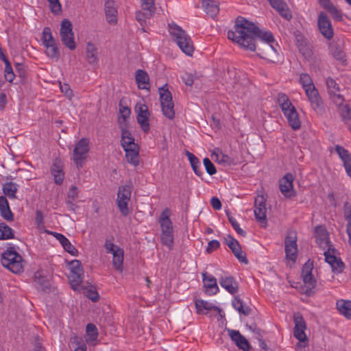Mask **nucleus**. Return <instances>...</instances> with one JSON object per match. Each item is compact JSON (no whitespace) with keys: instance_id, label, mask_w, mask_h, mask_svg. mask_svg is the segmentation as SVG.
<instances>
[{"instance_id":"nucleus-1","label":"nucleus","mask_w":351,"mask_h":351,"mask_svg":"<svg viewBox=\"0 0 351 351\" xmlns=\"http://www.w3.org/2000/svg\"><path fill=\"white\" fill-rule=\"evenodd\" d=\"M228 38L239 45L250 43H261V41L265 43L275 41L271 32H262L255 24L241 16L236 19L234 31L228 32Z\"/></svg>"},{"instance_id":"nucleus-2","label":"nucleus","mask_w":351,"mask_h":351,"mask_svg":"<svg viewBox=\"0 0 351 351\" xmlns=\"http://www.w3.org/2000/svg\"><path fill=\"white\" fill-rule=\"evenodd\" d=\"M169 31L180 49L186 55L191 56L194 47L186 32L175 23L169 24Z\"/></svg>"},{"instance_id":"nucleus-3","label":"nucleus","mask_w":351,"mask_h":351,"mask_svg":"<svg viewBox=\"0 0 351 351\" xmlns=\"http://www.w3.org/2000/svg\"><path fill=\"white\" fill-rule=\"evenodd\" d=\"M21 256L13 247H9L1 256V263L14 274H19L23 271Z\"/></svg>"},{"instance_id":"nucleus-4","label":"nucleus","mask_w":351,"mask_h":351,"mask_svg":"<svg viewBox=\"0 0 351 351\" xmlns=\"http://www.w3.org/2000/svg\"><path fill=\"white\" fill-rule=\"evenodd\" d=\"M273 43L261 41V43H250L241 46L250 51H257V54L262 58L273 60L277 55V50Z\"/></svg>"},{"instance_id":"nucleus-5","label":"nucleus","mask_w":351,"mask_h":351,"mask_svg":"<svg viewBox=\"0 0 351 351\" xmlns=\"http://www.w3.org/2000/svg\"><path fill=\"white\" fill-rule=\"evenodd\" d=\"M88 151L89 140L86 138H81L75 145L73 154V160L77 169L83 167Z\"/></svg>"},{"instance_id":"nucleus-6","label":"nucleus","mask_w":351,"mask_h":351,"mask_svg":"<svg viewBox=\"0 0 351 351\" xmlns=\"http://www.w3.org/2000/svg\"><path fill=\"white\" fill-rule=\"evenodd\" d=\"M132 195V186L129 184L122 185L119 187L117 193V206L123 216L130 213L128 204Z\"/></svg>"},{"instance_id":"nucleus-7","label":"nucleus","mask_w":351,"mask_h":351,"mask_svg":"<svg viewBox=\"0 0 351 351\" xmlns=\"http://www.w3.org/2000/svg\"><path fill=\"white\" fill-rule=\"evenodd\" d=\"M285 250L286 258L293 262L298 256L297 234L295 231L290 230L285 239Z\"/></svg>"},{"instance_id":"nucleus-8","label":"nucleus","mask_w":351,"mask_h":351,"mask_svg":"<svg viewBox=\"0 0 351 351\" xmlns=\"http://www.w3.org/2000/svg\"><path fill=\"white\" fill-rule=\"evenodd\" d=\"M316 242L325 251L335 252V249L329 240V234L323 226H318L315 229Z\"/></svg>"},{"instance_id":"nucleus-9","label":"nucleus","mask_w":351,"mask_h":351,"mask_svg":"<svg viewBox=\"0 0 351 351\" xmlns=\"http://www.w3.org/2000/svg\"><path fill=\"white\" fill-rule=\"evenodd\" d=\"M306 95L311 103L312 108L319 114H322L324 108L319 92L315 86L308 87L305 90Z\"/></svg>"},{"instance_id":"nucleus-10","label":"nucleus","mask_w":351,"mask_h":351,"mask_svg":"<svg viewBox=\"0 0 351 351\" xmlns=\"http://www.w3.org/2000/svg\"><path fill=\"white\" fill-rule=\"evenodd\" d=\"M135 111L137 112V121L141 125V129L145 132H147L149 130L148 122L149 112L148 107L145 104L138 102L135 106Z\"/></svg>"},{"instance_id":"nucleus-11","label":"nucleus","mask_w":351,"mask_h":351,"mask_svg":"<svg viewBox=\"0 0 351 351\" xmlns=\"http://www.w3.org/2000/svg\"><path fill=\"white\" fill-rule=\"evenodd\" d=\"M226 244L231 250L235 257L241 263L247 264L248 261L246 254L241 250V247L237 240L234 239L232 236L228 235L224 238Z\"/></svg>"},{"instance_id":"nucleus-12","label":"nucleus","mask_w":351,"mask_h":351,"mask_svg":"<svg viewBox=\"0 0 351 351\" xmlns=\"http://www.w3.org/2000/svg\"><path fill=\"white\" fill-rule=\"evenodd\" d=\"M293 322L295 324L293 331L294 337L301 342L306 341L307 337L304 332L306 325L303 317L300 313L294 314Z\"/></svg>"},{"instance_id":"nucleus-13","label":"nucleus","mask_w":351,"mask_h":351,"mask_svg":"<svg viewBox=\"0 0 351 351\" xmlns=\"http://www.w3.org/2000/svg\"><path fill=\"white\" fill-rule=\"evenodd\" d=\"M254 215L257 221L265 228L267 225L265 199L263 196H258L255 199Z\"/></svg>"},{"instance_id":"nucleus-14","label":"nucleus","mask_w":351,"mask_h":351,"mask_svg":"<svg viewBox=\"0 0 351 351\" xmlns=\"http://www.w3.org/2000/svg\"><path fill=\"white\" fill-rule=\"evenodd\" d=\"M318 27L321 34L327 39L333 36V29L328 16L323 12H321L318 16Z\"/></svg>"},{"instance_id":"nucleus-15","label":"nucleus","mask_w":351,"mask_h":351,"mask_svg":"<svg viewBox=\"0 0 351 351\" xmlns=\"http://www.w3.org/2000/svg\"><path fill=\"white\" fill-rule=\"evenodd\" d=\"M293 176L288 173L280 180V190L285 197H291L295 195L293 185Z\"/></svg>"},{"instance_id":"nucleus-16","label":"nucleus","mask_w":351,"mask_h":351,"mask_svg":"<svg viewBox=\"0 0 351 351\" xmlns=\"http://www.w3.org/2000/svg\"><path fill=\"white\" fill-rule=\"evenodd\" d=\"M324 255L326 261L330 265L333 272L340 274L343 271L345 265L340 258L335 256V252L324 251Z\"/></svg>"},{"instance_id":"nucleus-17","label":"nucleus","mask_w":351,"mask_h":351,"mask_svg":"<svg viewBox=\"0 0 351 351\" xmlns=\"http://www.w3.org/2000/svg\"><path fill=\"white\" fill-rule=\"evenodd\" d=\"M228 333L232 341L234 342L236 346L243 351H249L250 345L248 341L243 336L239 330L228 329Z\"/></svg>"},{"instance_id":"nucleus-18","label":"nucleus","mask_w":351,"mask_h":351,"mask_svg":"<svg viewBox=\"0 0 351 351\" xmlns=\"http://www.w3.org/2000/svg\"><path fill=\"white\" fill-rule=\"evenodd\" d=\"M335 150L341 159L346 171L348 176L351 178V154L350 153L341 145H336Z\"/></svg>"},{"instance_id":"nucleus-19","label":"nucleus","mask_w":351,"mask_h":351,"mask_svg":"<svg viewBox=\"0 0 351 351\" xmlns=\"http://www.w3.org/2000/svg\"><path fill=\"white\" fill-rule=\"evenodd\" d=\"M271 7L274 8L278 14L287 20H290L292 18V14L287 5L283 0H267Z\"/></svg>"},{"instance_id":"nucleus-20","label":"nucleus","mask_w":351,"mask_h":351,"mask_svg":"<svg viewBox=\"0 0 351 351\" xmlns=\"http://www.w3.org/2000/svg\"><path fill=\"white\" fill-rule=\"evenodd\" d=\"M105 14L108 23L115 25L117 23V10L113 0H107L105 3Z\"/></svg>"},{"instance_id":"nucleus-21","label":"nucleus","mask_w":351,"mask_h":351,"mask_svg":"<svg viewBox=\"0 0 351 351\" xmlns=\"http://www.w3.org/2000/svg\"><path fill=\"white\" fill-rule=\"evenodd\" d=\"M220 285L231 294H235L239 290V285L232 276H221L219 280Z\"/></svg>"},{"instance_id":"nucleus-22","label":"nucleus","mask_w":351,"mask_h":351,"mask_svg":"<svg viewBox=\"0 0 351 351\" xmlns=\"http://www.w3.org/2000/svg\"><path fill=\"white\" fill-rule=\"evenodd\" d=\"M204 287L210 295H215L219 291V287L217 283V279L212 275H208L206 273L202 274Z\"/></svg>"},{"instance_id":"nucleus-23","label":"nucleus","mask_w":351,"mask_h":351,"mask_svg":"<svg viewBox=\"0 0 351 351\" xmlns=\"http://www.w3.org/2000/svg\"><path fill=\"white\" fill-rule=\"evenodd\" d=\"M329 49L332 56L337 60L344 62L346 60V53L343 51V43L341 42H332L330 44Z\"/></svg>"},{"instance_id":"nucleus-24","label":"nucleus","mask_w":351,"mask_h":351,"mask_svg":"<svg viewBox=\"0 0 351 351\" xmlns=\"http://www.w3.org/2000/svg\"><path fill=\"white\" fill-rule=\"evenodd\" d=\"M0 215L7 221H14V214L10 210L5 197L0 196Z\"/></svg>"},{"instance_id":"nucleus-25","label":"nucleus","mask_w":351,"mask_h":351,"mask_svg":"<svg viewBox=\"0 0 351 351\" xmlns=\"http://www.w3.org/2000/svg\"><path fill=\"white\" fill-rule=\"evenodd\" d=\"M125 152V158L127 162L134 167L139 165V147L135 146V147H128L123 148Z\"/></svg>"},{"instance_id":"nucleus-26","label":"nucleus","mask_w":351,"mask_h":351,"mask_svg":"<svg viewBox=\"0 0 351 351\" xmlns=\"http://www.w3.org/2000/svg\"><path fill=\"white\" fill-rule=\"evenodd\" d=\"M285 117L287 118L289 125L293 130L300 128L301 121L295 108H293L290 112L285 114Z\"/></svg>"},{"instance_id":"nucleus-27","label":"nucleus","mask_w":351,"mask_h":351,"mask_svg":"<svg viewBox=\"0 0 351 351\" xmlns=\"http://www.w3.org/2000/svg\"><path fill=\"white\" fill-rule=\"evenodd\" d=\"M277 101L284 115L290 112L293 108H295L288 96L285 93H280L278 94Z\"/></svg>"},{"instance_id":"nucleus-28","label":"nucleus","mask_w":351,"mask_h":351,"mask_svg":"<svg viewBox=\"0 0 351 351\" xmlns=\"http://www.w3.org/2000/svg\"><path fill=\"white\" fill-rule=\"evenodd\" d=\"M135 80L138 87L140 89L149 88L147 86L149 84V77L145 71L138 69L136 71Z\"/></svg>"},{"instance_id":"nucleus-29","label":"nucleus","mask_w":351,"mask_h":351,"mask_svg":"<svg viewBox=\"0 0 351 351\" xmlns=\"http://www.w3.org/2000/svg\"><path fill=\"white\" fill-rule=\"evenodd\" d=\"M202 6L204 8L206 14L212 18L216 16L219 13V5L214 0H202Z\"/></svg>"},{"instance_id":"nucleus-30","label":"nucleus","mask_w":351,"mask_h":351,"mask_svg":"<svg viewBox=\"0 0 351 351\" xmlns=\"http://www.w3.org/2000/svg\"><path fill=\"white\" fill-rule=\"evenodd\" d=\"M34 282L40 286L42 291L45 292L50 291L51 283L46 276L42 275L41 272L36 271L34 274Z\"/></svg>"},{"instance_id":"nucleus-31","label":"nucleus","mask_w":351,"mask_h":351,"mask_svg":"<svg viewBox=\"0 0 351 351\" xmlns=\"http://www.w3.org/2000/svg\"><path fill=\"white\" fill-rule=\"evenodd\" d=\"M339 312L348 319H351V301L339 300L336 303Z\"/></svg>"},{"instance_id":"nucleus-32","label":"nucleus","mask_w":351,"mask_h":351,"mask_svg":"<svg viewBox=\"0 0 351 351\" xmlns=\"http://www.w3.org/2000/svg\"><path fill=\"white\" fill-rule=\"evenodd\" d=\"M169 210H164L159 219V222L161 226L162 232H173L172 222L169 219Z\"/></svg>"},{"instance_id":"nucleus-33","label":"nucleus","mask_w":351,"mask_h":351,"mask_svg":"<svg viewBox=\"0 0 351 351\" xmlns=\"http://www.w3.org/2000/svg\"><path fill=\"white\" fill-rule=\"evenodd\" d=\"M86 60L90 64H96L98 62L97 49L94 44L88 43L86 45Z\"/></svg>"},{"instance_id":"nucleus-34","label":"nucleus","mask_w":351,"mask_h":351,"mask_svg":"<svg viewBox=\"0 0 351 351\" xmlns=\"http://www.w3.org/2000/svg\"><path fill=\"white\" fill-rule=\"evenodd\" d=\"M113 259L112 264L114 268L119 271H122L123 270V256L124 252L122 248H117L116 251L112 253Z\"/></svg>"},{"instance_id":"nucleus-35","label":"nucleus","mask_w":351,"mask_h":351,"mask_svg":"<svg viewBox=\"0 0 351 351\" xmlns=\"http://www.w3.org/2000/svg\"><path fill=\"white\" fill-rule=\"evenodd\" d=\"M121 144L123 148L135 147L138 145L134 143V138L128 130H122Z\"/></svg>"},{"instance_id":"nucleus-36","label":"nucleus","mask_w":351,"mask_h":351,"mask_svg":"<svg viewBox=\"0 0 351 351\" xmlns=\"http://www.w3.org/2000/svg\"><path fill=\"white\" fill-rule=\"evenodd\" d=\"M232 303L233 307L240 313L244 315H248L250 313L251 308L249 306L244 305L242 300L239 297H234Z\"/></svg>"},{"instance_id":"nucleus-37","label":"nucleus","mask_w":351,"mask_h":351,"mask_svg":"<svg viewBox=\"0 0 351 351\" xmlns=\"http://www.w3.org/2000/svg\"><path fill=\"white\" fill-rule=\"evenodd\" d=\"M186 156L189 160L190 161L191 165L195 173L198 176H201L203 173L200 170L201 164L199 160L194 154L189 152V151L186 152Z\"/></svg>"},{"instance_id":"nucleus-38","label":"nucleus","mask_w":351,"mask_h":351,"mask_svg":"<svg viewBox=\"0 0 351 351\" xmlns=\"http://www.w3.org/2000/svg\"><path fill=\"white\" fill-rule=\"evenodd\" d=\"M195 307L197 308V313H199L202 309L207 311L214 310L219 312L221 311L219 307L213 305V304L208 302L204 301L202 300H197L195 301Z\"/></svg>"},{"instance_id":"nucleus-39","label":"nucleus","mask_w":351,"mask_h":351,"mask_svg":"<svg viewBox=\"0 0 351 351\" xmlns=\"http://www.w3.org/2000/svg\"><path fill=\"white\" fill-rule=\"evenodd\" d=\"M302 280L306 287L305 293L308 295H311L314 293L313 289L316 286V280L313 277V274L303 277Z\"/></svg>"},{"instance_id":"nucleus-40","label":"nucleus","mask_w":351,"mask_h":351,"mask_svg":"<svg viewBox=\"0 0 351 351\" xmlns=\"http://www.w3.org/2000/svg\"><path fill=\"white\" fill-rule=\"evenodd\" d=\"M14 230L5 223H0V240L14 239Z\"/></svg>"},{"instance_id":"nucleus-41","label":"nucleus","mask_w":351,"mask_h":351,"mask_svg":"<svg viewBox=\"0 0 351 351\" xmlns=\"http://www.w3.org/2000/svg\"><path fill=\"white\" fill-rule=\"evenodd\" d=\"M339 110L343 121L351 132V108L348 105H344Z\"/></svg>"},{"instance_id":"nucleus-42","label":"nucleus","mask_w":351,"mask_h":351,"mask_svg":"<svg viewBox=\"0 0 351 351\" xmlns=\"http://www.w3.org/2000/svg\"><path fill=\"white\" fill-rule=\"evenodd\" d=\"M3 191L9 198L14 199L17 191V185L12 182H7L3 185Z\"/></svg>"},{"instance_id":"nucleus-43","label":"nucleus","mask_w":351,"mask_h":351,"mask_svg":"<svg viewBox=\"0 0 351 351\" xmlns=\"http://www.w3.org/2000/svg\"><path fill=\"white\" fill-rule=\"evenodd\" d=\"M167 85L165 84L164 86L159 89L160 103H170L173 102L172 95L171 92L167 88Z\"/></svg>"},{"instance_id":"nucleus-44","label":"nucleus","mask_w":351,"mask_h":351,"mask_svg":"<svg viewBox=\"0 0 351 351\" xmlns=\"http://www.w3.org/2000/svg\"><path fill=\"white\" fill-rule=\"evenodd\" d=\"M160 239L163 245L171 250L173 246V232H162Z\"/></svg>"},{"instance_id":"nucleus-45","label":"nucleus","mask_w":351,"mask_h":351,"mask_svg":"<svg viewBox=\"0 0 351 351\" xmlns=\"http://www.w3.org/2000/svg\"><path fill=\"white\" fill-rule=\"evenodd\" d=\"M71 344L74 348V351H86V345L80 337H71Z\"/></svg>"},{"instance_id":"nucleus-46","label":"nucleus","mask_w":351,"mask_h":351,"mask_svg":"<svg viewBox=\"0 0 351 351\" xmlns=\"http://www.w3.org/2000/svg\"><path fill=\"white\" fill-rule=\"evenodd\" d=\"M163 114L172 119L175 117L174 105L173 102L161 104Z\"/></svg>"},{"instance_id":"nucleus-47","label":"nucleus","mask_w":351,"mask_h":351,"mask_svg":"<svg viewBox=\"0 0 351 351\" xmlns=\"http://www.w3.org/2000/svg\"><path fill=\"white\" fill-rule=\"evenodd\" d=\"M326 84L328 89V93L330 96H332V94L339 93L340 91L339 84L333 78L328 77L326 79Z\"/></svg>"},{"instance_id":"nucleus-48","label":"nucleus","mask_w":351,"mask_h":351,"mask_svg":"<svg viewBox=\"0 0 351 351\" xmlns=\"http://www.w3.org/2000/svg\"><path fill=\"white\" fill-rule=\"evenodd\" d=\"M215 156L216 160L221 164L230 165L232 159L226 154H224L219 149H217L213 154Z\"/></svg>"},{"instance_id":"nucleus-49","label":"nucleus","mask_w":351,"mask_h":351,"mask_svg":"<svg viewBox=\"0 0 351 351\" xmlns=\"http://www.w3.org/2000/svg\"><path fill=\"white\" fill-rule=\"evenodd\" d=\"M42 41L44 45L56 43V40L52 36L49 27H45L43 29Z\"/></svg>"},{"instance_id":"nucleus-50","label":"nucleus","mask_w":351,"mask_h":351,"mask_svg":"<svg viewBox=\"0 0 351 351\" xmlns=\"http://www.w3.org/2000/svg\"><path fill=\"white\" fill-rule=\"evenodd\" d=\"M61 40L63 44L69 49L73 50L75 49L76 45L74 41V34L61 36Z\"/></svg>"},{"instance_id":"nucleus-51","label":"nucleus","mask_w":351,"mask_h":351,"mask_svg":"<svg viewBox=\"0 0 351 351\" xmlns=\"http://www.w3.org/2000/svg\"><path fill=\"white\" fill-rule=\"evenodd\" d=\"M87 341H94L97 338L98 332L96 326L93 324H88L86 326Z\"/></svg>"},{"instance_id":"nucleus-52","label":"nucleus","mask_w":351,"mask_h":351,"mask_svg":"<svg viewBox=\"0 0 351 351\" xmlns=\"http://www.w3.org/2000/svg\"><path fill=\"white\" fill-rule=\"evenodd\" d=\"M300 83L305 90L308 87L315 86L311 76L305 73H302L300 75Z\"/></svg>"},{"instance_id":"nucleus-53","label":"nucleus","mask_w":351,"mask_h":351,"mask_svg":"<svg viewBox=\"0 0 351 351\" xmlns=\"http://www.w3.org/2000/svg\"><path fill=\"white\" fill-rule=\"evenodd\" d=\"M46 47V53L48 57L58 58L60 54L56 43L45 45Z\"/></svg>"},{"instance_id":"nucleus-54","label":"nucleus","mask_w":351,"mask_h":351,"mask_svg":"<svg viewBox=\"0 0 351 351\" xmlns=\"http://www.w3.org/2000/svg\"><path fill=\"white\" fill-rule=\"evenodd\" d=\"M73 34L72 29V23L68 19H64L61 23L60 36Z\"/></svg>"},{"instance_id":"nucleus-55","label":"nucleus","mask_w":351,"mask_h":351,"mask_svg":"<svg viewBox=\"0 0 351 351\" xmlns=\"http://www.w3.org/2000/svg\"><path fill=\"white\" fill-rule=\"evenodd\" d=\"M82 276L83 273H71V274L69 276V279L71 281V285L73 287V289H75L77 287L80 286V284L82 282Z\"/></svg>"},{"instance_id":"nucleus-56","label":"nucleus","mask_w":351,"mask_h":351,"mask_svg":"<svg viewBox=\"0 0 351 351\" xmlns=\"http://www.w3.org/2000/svg\"><path fill=\"white\" fill-rule=\"evenodd\" d=\"M226 215L228 216L229 222L231 223L235 231L240 235L245 237L246 232L239 227V224L236 221V219L228 212L226 213Z\"/></svg>"},{"instance_id":"nucleus-57","label":"nucleus","mask_w":351,"mask_h":351,"mask_svg":"<svg viewBox=\"0 0 351 351\" xmlns=\"http://www.w3.org/2000/svg\"><path fill=\"white\" fill-rule=\"evenodd\" d=\"M141 4L143 10L147 11L148 16H151L155 10L154 0H141Z\"/></svg>"},{"instance_id":"nucleus-58","label":"nucleus","mask_w":351,"mask_h":351,"mask_svg":"<svg viewBox=\"0 0 351 351\" xmlns=\"http://www.w3.org/2000/svg\"><path fill=\"white\" fill-rule=\"evenodd\" d=\"M85 295L94 302H97L99 299V295L93 287L86 289Z\"/></svg>"},{"instance_id":"nucleus-59","label":"nucleus","mask_w":351,"mask_h":351,"mask_svg":"<svg viewBox=\"0 0 351 351\" xmlns=\"http://www.w3.org/2000/svg\"><path fill=\"white\" fill-rule=\"evenodd\" d=\"M49 3L51 11L55 14H58L61 12L62 5L59 0H47Z\"/></svg>"},{"instance_id":"nucleus-60","label":"nucleus","mask_w":351,"mask_h":351,"mask_svg":"<svg viewBox=\"0 0 351 351\" xmlns=\"http://www.w3.org/2000/svg\"><path fill=\"white\" fill-rule=\"evenodd\" d=\"M206 172L213 176L216 173L217 169L209 158H205L203 160Z\"/></svg>"},{"instance_id":"nucleus-61","label":"nucleus","mask_w":351,"mask_h":351,"mask_svg":"<svg viewBox=\"0 0 351 351\" xmlns=\"http://www.w3.org/2000/svg\"><path fill=\"white\" fill-rule=\"evenodd\" d=\"M64 250L73 256H77L78 251L74 245H73L69 239H66L65 242L62 244Z\"/></svg>"},{"instance_id":"nucleus-62","label":"nucleus","mask_w":351,"mask_h":351,"mask_svg":"<svg viewBox=\"0 0 351 351\" xmlns=\"http://www.w3.org/2000/svg\"><path fill=\"white\" fill-rule=\"evenodd\" d=\"M70 269L71 273H83V268L80 261L78 260H73L70 263Z\"/></svg>"},{"instance_id":"nucleus-63","label":"nucleus","mask_w":351,"mask_h":351,"mask_svg":"<svg viewBox=\"0 0 351 351\" xmlns=\"http://www.w3.org/2000/svg\"><path fill=\"white\" fill-rule=\"evenodd\" d=\"M313 269V263L308 260L304 265L302 269V278L312 275V270Z\"/></svg>"},{"instance_id":"nucleus-64","label":"nucleus","mask_w":351,"mask_h":351,"mask_svg":"<svg viewBox=\"0 0 351 351\" xmlns=\"http://www.w3.org/2000/svg\"><path fill=\"white\" fill-rule=\"evenodd\" d=\"M343 216L347 223L351 221V204L348 202L343 204Z\"/></svg>"}]
</instances>
